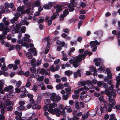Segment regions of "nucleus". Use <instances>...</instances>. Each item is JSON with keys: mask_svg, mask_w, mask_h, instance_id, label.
Returning a JSON list of instances; mask_svg holds the SVG:
<instances>
[{"mask_svg": "<svg viewBox=\"0 0 120 120\" xmlns=\"http://www.w3.org/2000/svg\"><path fill=\"white\" fill-rule=\"evenodd\" d=\"M57 106V104L55 103L51 104L49 106L48 111L52 114H55L58 117L60 116V115H63L65 116L66 114L65 112H64V111H61L60 109H59L58 108L53 109L54 108L56 107Z\"/></svg>", "mask_w": 120, "mask_h": 120, "instance_id": "nucleus-1", "label": "nucleus"}, {"mask_svg": "<svg viewBox=\"0 0 120 120\" xmlns=\"http://www.w3.org/2000/svg\"><path fill=\"white\" fill-rule=\"evenodd\" d=\"M89 52L87 51H86L84 52V54L82 55H79L75 60L73 59L70 60L69 61L70 64H72L75 68L77 67L79 65V63L78 62L81 61L82 59H84L86 56L87 54H88Z\"/></svg>", "mask_w": 120, "mask_h": 120, "instance_id": "nucleus-2", "label": "nucleus"}, {"mask_svg": "<svg viewBox=\"0 0 120 120\" xmlns=\"http://www.w3.org/2000/svg\"><path fill=\"white\" fill-rule=\"evenodd\" d=\"M30 36L27 34H25V36L23 37L22 39H19L17 41V42L19 44H21V46H25L27 49L29 47L28 44L26 41L28 42H31V40L29 38Z\"/></svg>", "mask_w": 120, "mask_h": 120, "instance_id": "nucleus-3", "label": "nucleus"}, {"mask_svg": "<svg viewBox=\"0 0 120 120\" xmlns=\"http://www.w3.org/2000/svg\"><path fill=\"white\" fill-rule=\"evenodd\" d=\"M108 104L106 101L102 102V104L98 105L97 108L96 112L99 115H101L102 112H106L107 110Z\"/></svg>", "mask_w": 120, "mask_h": 120, "instance_id": "nucleus-4", "label": "nucleus"}, {"mask_svg": "<svg viewBox=\"0 0 120 120\" xmlns=\"http://www.w3.org/2000/svg\"><path fill=\"white\" fill-rule=\"evenodd\" d=\"M114 87L113 85H112L108 89H105L104 91L105 93L108 96L110 97L112 95V93L113 94L112 96L113 98H115L117 94L115 90L113 89Z\"/></svg>", "mask_w": 120, "mask_h": 120, "instance_id": "nucleus-5", "label": "nucleus"}, {"mask_svg": "<svg viewBox=\"0 0 120 120\" xmlns=\"http://www.w3.org/2000/svg\"><path fill=\"white\" fill-rule=\"evenodd\" d=\"M0 25V31H3V34H4L0 35V40H4L6 38L5 35L7 34V33L9 31L10 29L8 28L4 27L3 23H1Z\"/></svg>", "mask_w": 120, "mask_h": 120, "instance_id": "nucleus-6", "label": "nucleus"}, {"mask_svg": "<svg viewBox=\"0 0 120 120\" xmlns=\"http://www.w3.org/2000/svg\"><path fill=\"white\" fill-rule=\"evenodd\" d=\"M25 7L24 6H22L21 7L19 6L17 8V10L19 12H20L21 13H26L29 14L30 13H32L31 11L33 12V9H31L29 8L27 9L26 11H24Z\"/></svg>", "mask_w": 120, "mask_h": 120, "instance_id": "nucleus-7", "label": "nucleus"}, {"mask_svg": "<svg viewBox=\"0 0 120 120\" xmlns=\"http://www.w3.org/2000/svg\"><path fill=\"white\" fill-rule=\"evenodd\" d=\"M87 86L88 87L84 86L83 88H80L78 89V90L79 92L83 91L84 90H89V88L91 89L93 88L94 87V86L92 84L91 81L88 80L87 81Z\"/></svg>", "mask_w": 120, "mask_h": 120, "instance_id": "nucleus-8", "label": "nucleus"}, {"mask_svg": "<svg viewBox=\"0 0 120 120\" xmlns=\"http://www.w3.org/2000/svg\"><path fill=\"white\" fill-rule=\"evenodd\" d=\"M100 44V42H98L97 40L91 41L90 42V45L91 47H93L92 51L93 52H95L96 51L97 48V46L96 45H98Z\"/></svg>", "mask_w": 120, "mask_h": 120, "instance_id": "nucleus-9", "label": "nucleus"}, {"mask_svg": "<svg viewBox=\"0 0 120 120\" xmlns=\"http://www.w3.org/2000/svg\"><path fill=\"white\" fill-rule=\"evenodd\" d=\"M50 99L54 102H56L60 100L61 97L58 95L56 96L55 94L53 93L50 97Z\"/></svg>", "mask_w": 120, "mask_h": 120, "instance_id": "nucleus-10", "label": "nucleus"}, {"mask_svg": "<svg viewBox=\"0 0 120 120\" xmlns=\"http://www.w3.org/2000/svg\"><path fill=\"white\" fill-rule=\"evenodd\" d=\"M75 3V0H70V3L69 4L68 7L69 10L70 11H72L74 10V3Z\"/></svg>", "mask_w": 120, "mask_h": 120, "instance_id": "nucleus-11", "label": "nucleus"}, {"mask_svg": "<svg viewBox=\"0 0 120 120\" xmlns=\"http://www.w3.org/2000/svg\"><path fill=\"white\" fill-rule=\"evenodd\" d=\"M94 62H95V64L96 66L100 65L101 63L103 62V60L101 58H95L94 60Z\"/></svg>", "mask_w": 120, "mask_h": 120, "instance_id": "nucleus-12", "label": "nucleus"}, {"mask_svg": "<svg viewBox=\"0 0 120 120\" xmlns=\"http://www.w3.org/2000/svg\"><path fill=\"white\" fill-rule=\"evenodd\" d=\"M59 68L60 67L58 65H56V67L54 65H52L50 67V70L51 71L54 72L57 71Z\"/></svg>", "mask_w": 120, "mask_h": 120, "instance_id": "nucleus-13", "label": "nucleus"}, {"mask_svg": "<svg viewBox=\"0 0 120 120\" xmlns=\"http://www.w3.org/2000/svg\"><path fill=\"white\" fill-rule=\"evenodd\" d=\"M49 37V36H48L45 38V40L47 42V48H49V45L52 43V41L50 40Z\"/></svg>", "mask_w": 120, "mask_h": 120, "instance_id": "nucleus-14", "label": "nucleus"}, {"mask_svg": "<svg viewBox=\"0 0 120 120\" xmlns=\"http://www.w3.org/2000/svg\"><path fill=\"white\" fill-rule=\"evenodd\" d=\"M54 8L56 9L57 12H60L62 10V7L60 5H56L55 6Z\"/></svg>", "mask_w": 120, "mask_h": 120, "instance_id": "nucleus-15", "label": "nucleus"}, {"mask_svg": "<svg viewBox=\"0 0 120 120\" xmlns=\"http://www.w3.org/2000/svg\"><path fill=\"white\" fill-rule=\"evenodd\" d=\"M28 51L29 52H32L33 55L35 56H36L37 54V53L35 49L34 48L29 49L28 50Z\"/></svg>", "mask_w": 120, "mask_h": 120, "instance_id": "nucleus-16", "label": "nucleus"}, {"mask_svg": "<svg viewBox=\"0 0 120 120\" xmlns=\"http://www.w3.org/2000/svg\"><path fill=\"white\" fill-rule=\"evenodd\" d=\"M74 77L76 78L78 76L80 77L81 75L80 73V71L79 70H78L76 72H74Z\"/></svg>", "mask_w": 120, "mask_h": 120, "instance_id": "nucleus-17", "label": "nucleus"}, {"mask_svg": "<svg viewBox=\"0 0 120 120\" xmlns=\"http://www.w3.org/2000/svg\"><path fill=\"white\" fill-rule=\"evenodd\" d=\"M108 101L109 103H111L113 105H115L116 102L115 100L112 99V97H109Z\"/></svg>", "mask_w": 120, "mask_h": 120, "instance_id": "nucleus-18", "label": "nucleus"}, {"mask_svg": "<svg viewBox=\"0 0 120 120\" xmlns=\"http://www.w3.org/2000/svg\"><path fill=\"white\" fill-rule=\"evenodd\" d=\"M106 71L107 73V77L108 79H111L112 77V74L110 73V70L109 69H107L106 70Z\"/></svg>", "mask_w": 120, "mask_h": 120, "instance_id": "nucleus-19", "label": "nucleus"}, {"mask_svg": "<svg viewBox=\"0 0 120 120\" xmlns=\"http://www.w3.org/2000/svg\"><path fill=\"white\" fill-rule=\"evenodd\" d=\"M64 87V85L61 84H59L56 86V88L57 90L62 89Z\"/></svg>", "mask_w": 120, "mask_h": 120, "instance_id": "nucleus-20", "label": "nucleus"}, {"mask_svg": "<svg viewBox=\"0 0 120 120\" xmlns=\"http://www.w3.org/2000/svg\"><path fill=\"white\" fill-rule=\"evenodd\" d=\"M49 17H47L45 19V20L46 22L48 23V26L50 25L52 23V21L51 20H50Z\"/></svg>", "mask_w": 120, "mask_h": 120, "instance_id": "nucleus-21", "label": "nucleus"}, {"mask_svg": "<svg viewBox=\"0 0 120 120\" xmlns=\"http://www.w3.org/2000/svg\"><path fill=\"white\" fill-rule=\"evenodd\" d=\"M26 19H24V20H23L20 22V24L22 25H28L29 24V22L26 20Z\"/></svg>", "mask_w": 120, "mask_h": 120, "instance_id": "nucleus-22", "label": "nucleus"}, {"mask_svg": "<svg viewBox=\"0 0 120 120\" xmlns=\"http://www.w3.org/2000/svg\"><path fill=\"white\" fill-rule=\"evenodd\" d=\"M38 86L36 85H34L32 88V90L34 92H37L38 90Z\"/></svg>", "mask_w": 120, "mask_h": 120, "instance_id": "nucleus-23", "label": "nucleus"}, {"mask_svg": "<svg viewBox=\"0 0 120 120\" xmlns=\"http://www.w3.org/2000/svg\"><path fill=\"white\" fill-rule=\"evenodd\" d=\"M1 69L3 70L4 72L5 71H6L8 70V68L6 66L5 63H3L2 66L1 68Z\"/></svg>", "mask_w": 120, "mask_h": 120, "instance_id": "nucleus-24", "label": "nucleus"}, {"mask_svg": "<svg viewBox=\"0 0 120 120\" xmlns=\"http://www.w3.org/2000/svg\"><path fill=\"white\" fill-rule=\"evenodd\" d=\"M58 14L57 13H54L53 14V15L52 16L51 18V20H54L56 17L58 16Z\"/></svg>", "mask_w": 120, "mask_h": 120, "instance_id": "nucleus-25", "label": "nucleus"}, {"mask_svg": "<svg viewBox=\"0 0 120 120\" xmlns=\"http://www.w3.org/2000/svg\"><path fill=\"white\" fill-rule=\"evenodd\" d=\"M17 109L18 110H26L27 109L25 107L23 106L20 105L17 107Z\"/></svg>", "mask_w": 120, "mask_h": 120, "instance_id": "nucleus-26", "label": "nucleus"}, {"mask_svg": "<svg viewBox=\"0 0 120 120\" xmlns=\"http://www.w3.org/2000/svg\"><path fill=\"white\" fill-rule=\"evenodd\" d=\"M13 102L10 101L9 100H7L5 102V104L6 105H13Z\"/></svg>", "mask_w": 120, "mask_h": 120, "instance_id": "nucleus-27", "label": "nucleus"}, {"mask_svg": "<svg viewBox=\"0 0 120 120\" xmlns=\"http://www.w3.org/2000/svg\"><path fill=\"white\" fill-rule=\"evenodd\" d=\"M75 49L74 47H72L68 51V54L69 56H70L71 55V52H74Z\"/></svg>", "mask_w": 120, "mask_h": 120, "instance_id": "nucleus-28", "label": "nucleus"}, {"mask_svg": "<svg viewBox=\"0 0 120 120\" xmlns=\"http://www.w3.org/2000/svg\"><path fill=\"white\" fill-rule=\"evenodd\" d=\"M0 18H1V11L3 12H4L5 11V9L4 7L3 6H0Z\"/></svg>", "mask_w": 120, "mask_h": 120, "instance_id": "nucleus-29", "label": "nucleus"}, {"mask_svg": "<svg viewBox=\"0 0 120 120\" xmlns=\"http://www.w3.org/2000/svg\"><path fill=\"white\" fill-rule=\"evenodd\" d=\"M91 70H90L89 71H87L86 73V75H89L90 74H95V73L96 72L95 70L94 69V72L93 73H91Z\"/></svg>", "mask_w": 120, "mask_h": 120, "instance_id": "nucleus-30", "label": "nucleus"}, {"mask_svg": "<svg viewBox=\"0 0 120 120\" xmlns=\"http://www.w3.org/2000/svg\"><path fill=\"white\" fill-rule=\"evenodd\" d=\"M70 86H69L68 87L66 88L65 89V90L66 91V93L68 94H70L71 91V89Z\"/></svg>", "mask_w": 120, "mask_h": 120, "instance_id": "nucleus-31", "label": "nucleus"}, {"mask_svg": "<svg viewBox=\"0 0 120 120\" xmlns=\"http://www.w3.org/2000/svg\"><path fill=\"white\" fill-rule=\"evenodd\" d=\"M109 120H117L116 118L115 117L114 115L113 114H111L110 116Z\"/></svg>", "mask_w": 120, "mask_h": 120, "instance_id": "nucleus-32", "label": "nucleus"}, {"mask_svg": "<svg viewBox=\"0 0 120 120\" xmlns=\"http://www.w3.org/2000/svg\"><path fill=\"white\" fill-rule=\"evenodd\" d=\"M36 60L34 58L32 59L31 61V65L32 66H35V64Z\"/></svg>", "mask_w": 120, "mask_h": 120, "instance_id": "nucleus-33", "label": "nucleus"}, {"mask_svg": "<svg viewBox=\"0 0 120 120\" xmlns=\"http://www.w3.org/2000/svg\"><path fill=\"white\" fill-rule=\"evenodd\" d=\"M113 106L110 103H109L108 105V111L109 112L111 111L112 110V108Z\"/></svg>", "mask_w": 120, "mask_h": 120, "instance_id": "nucleus-34", "label": "nucleus"}, {"mask_svg": "<svg viewBox=\"0 0 120 120\" xmlns=\"http://www.w3.org/2000/svg\"><path fill=\"white\" fill-rule=\"evenodd\" d=\"M68 10L67 9H66L63 11V15L65 16H67L69 13Z\"/></svg>", "mask_w": 120, "mask_h": 120, "instance_id": "nucleus-35", "label": "nucleus"}, {"mask_svg": "<svg viewBox=\"0 0 120 120\" xmlns=\"http://www.w3.org/2000/svg\"><path fill=\"white\" fill-rule=\"evenodd\" d=\"M21 14H20L19 12H17L16 13L15 15V17H22V13H21Z\"/></svg>", "mask_w": 120, "mask_h": 120, "instance_id": "nucleus-36", "label": "nucleus"}, {"mask_svg": "<svg viewBox=\"0 0 120 120\" xmlns=\"http://www.w3.org/2000/svg\"><path fill=\"white\" fill-rule=\"evenodd\" d=\"M29 52L26 53V56L29 59H31L32 57V56L31 53Z\"/></svg>", "mask_w": 120, "mask_h": 120, "instance_id": "nucleus-37", "label": "nucleus"}, {"mask_svg": "<svg viewBox=\"0 0 120 120\" xmlns=\"http://www.w3.org/2000/svg\"><path fill=\"white\" fill-rule=\"evenodd\" d=\"M72 72L69 70L66 71L65 72V74L66 75L68 76H70L72 74Z\"/></svg>", "mask_w": 120, "mask_h": 120, "instance_id": "nucleus-38", "label": "nucleus"}, {"mask_svg": "<svg viewBox=\"0 0 120 120\" xmlns=\"http://www.w3.org/2000/svg\"><path fill=\"white\" fill-rule=\"evenodd\" d=\"M105 70V68L103 67H101L100 68L98 69L97 70L99 71L100 72H104Z\"/></svg>", "mask_w": 120, "mask_h": 120, "instance_id": "nucleus-39", "label": "nucleus"}, {"mask_svg": "<svg viewBox=\"0 0 120 120\" xmlns=\"http://www.w3.org/2000/svg\"><path fill=\"white\" fill-rule=\"evenodd\" d=\"M17 19L16 17H14L11 20L10 22L11 23L13 24L15 23V22L17 20Z\"/></svg>", "mask_w": 120, "mask_h": 120, "instance_id": "nucleus-40", "label": "nucleus"}, {"mask_svg": "<svg viewBox=\"0 0 120 120\" xmlns=\"http://www.w3.org/2000/svg\"><path fill=\"white\" fill-rule=\"evenodd\" d=\"M45 104L47 105H49L50 104V100L49 99H47L45 100L44 101Z\"/></svg>", "mask_w": 120, "mask_h": 120, "instance_id": "nucleus-41", "label": "nucleus"}, {"mask_svg": "<svg viewBox=\"0 0 120 120\" xmlns=\"http://www.w3.org/2000/svg\"><path fill=\"white\" fill-rule=\"evenodd\" d=\"M65 108L67 109V111L68 112H70L71 111V108L70 106H66L65 107Z\"/></svg>", "mask_w": 120, "mask_h": 120, "instance_id": "nucleus-42", "label": "nucleus"}, {"mask_svg": "<svg viewBox=\"0 0 120 120\" xmlns=\"http://www.w3.org/2000/svg\"><path fill=\"white\" fill-rule=\"evenodd\" d=\"M119 76L116 77V80L117 81V83H120V72L119 74Z\"/></svg>", "mask_w": 120, "mask_h": 120, "instance_id": "nucleus-43", "label": "nucleus"}, {"mask_svg": "<svg viewBox=\"0 0 120 120\" xmlns=\"http://www.w3.org/2000/svg\"><path fill=\"white\" fill-rule=\"evenodd\" d=\"M82 118L83 119H85L88 117V115L87 113H85L82 114Z\"/></svg>", "mask_w": 120, "mask_h": 120, "instance_id": "nucleus-44", "label": "nucleus"}, {"mask_svg": "<svg viewBox=\"0 0 120 120\" xmlns=\"http://www.w3.org/2000/svg\"><path fill=\"white\" fill-rule=\"evenodd\" d=\"M59 109H60L61 111H64V112H65V108H64L63 106L62 105H60L59 106Z\"/></svg>", "mask_w": 120, "mask_h": 120, "instance_id": "nucleus-45", "label": "nucleus"}, {"mask_svg": "<svg viewBox=\"0 0 120 120\" xmlns=\"http://www.w3.org/2000/svg\"><path fill=\"white\" fill-rule=\"evenodd\" d=\"M4 81L3 80L0 81V89H2L3 85L4 83Z\"/></svg>", "mask_w": 120, "mask_h": 120, "instance_id": "nucleus-46", "label": "nucleus"}, {"mask_svg": "<svg viewBox=\"0 0 120 120\" xmlns=\"http://www.w3.org/2000/svg\"><path fill=\"white\" fill-rule=\"evenodd\" d=\"M21 91L22 92H25L26 91V89L24 86L21 87L20 88Z\"/></svg>", "mask_w": 120, "mask_h": 120, "instance_id": "nucleus-47", "label": "nucleus"}, {"mask_svg": "<svg viewBox=\"0 0 120 120\" xmlns=\"http://www.w3.org/2000/svg\"><path fill=\"white\" fill-rule=\"evenodd\" d=\"M19 104L20 105L23 106L25 104V102L22 100L20 101H19Z\"/></svg>", "mask_w": 120, "mask_h": 120, "instance_id": "nucleus-48", "label": "nucleus"}, {"mask_svg": "<svg viewBox=\"0 0 120 120\" xmlns=\"http://www.w3.org/2000/svg\"><path fill=\"white\" fill-rule=\"evenodd\" d=\"M22 82L20 81H19L17 82L16 85L17 87H19L20 86Z\"/></svg>", "mask_w": 120, "mask_h": 120, "instance_id": "nucleus-49", "label": "nucleus"}, {"mask_svg": "<svg viewBox=\"0 0 120 120\" xmlns=\"http://www.w3.org/2000/svg\"><path fill=\"white\" fill-rule=\"evenodd\" d=\"M26 30V28L25 27L22 26L21 28V31L23 33H25Z\"/></svg>", "mask_w": 120, "mask_h": 120, "instance_id": "nucleus-50", "label": "nucleus"}, {"mask_svg": "<svg viewBox=\"0 0 120 120\" xmlns=\"http://www.w3.org/2000/svg\"><path fill=\"white\" fill-rule=\"evenodd\" d=\"M40 2L38 0L36 1L35 3V4L36 6L38 7L40 5Z\"/></svg>", "mask_w": 120, "mask_h": 120, "instance_id": "nucleus-51", "label": "nucleus"}, {"mask_svg": "<svg viewBox=\"0 0 120 120\" xmlns=\"http://www.w3.org/2000/svg\"><path fill=\"white\" fill-rule=\"evenodd\" d=\"M103 84V82L102 81H98L97 82L98 86L99 87H101Z\"/></svg>", "mask_w": 120, "mask_h": 120, "instance_id": "nucleus-52", "label": "nucleus"}, {"mask_svg": "<svg viewBox=\"0 0 120 120\" xmlns=\"http://www.w3.org/2000/svg\"><path fill=\"white\" fill-rule=\"evenodd\" d=\"M44 81L45 83L46 84H49V80L48 78H45V79Z\"/></svg>", "mask_w": 120, "mask_h": 120, "instance_id": "nucleus-53", "label": "nucleus"}, {"mask_svg": "<svg viewBox=\"0 0 120 120\" xmlns=\"http://www.w3.org/2000/svg\"><path fill=\"white\" fill-rule=\"evenodd\" d=\"M104 80L105 81L107 82L108 83L109 85H111L112 83V82L111 80L107 81V79H104Z\"/></svg>", "mask_w": 120, "mask_h": 120, "instance_id": "nucleus-54", "label": "nucleus"}, {"mask_svg": "<svg viewBox=\"0 0 120 120\" xmlns=\"http://www.w3.org/2000/svg\"><path fill=\"white\" fill-rule=\"evenodd\" d=\"M83 22L82 21H80L78 24V29H79L80 27V26L82 25Z\"/></svg>", "mask_w": 120, "mask_h": 120, "instance_id": "nucleus-55", "label": "nucleus"}, {"mask_svg": "<svg viewBox=\"0 0 120 120\" xmlns=\"http://www.w3.org/2000/svg\"><path fill=\"white\" fill-rule=\"evenodd\" d=\"M21 47L20 45H17L15 47V49L18 50H20L21 48Z\"/></svg>", "mask_w": 120, "mask_h": 120, "instance_id": "nucleus-56", "label": "nucleus"}, {"mask_svg": "<svg viewBox=\"0 0 120 120\" xmlns=\"http://www.w3.org/2000/svg\"><path fill=\"white\" fill-rule=\"evenodd\" d=\"M30 70L32 73H34L36 71L35 68L34 67H31L30 68Z\"/></svg>", "mask_w": 120, "mask_h": 120, "instance_id": "nucleus-57", "label": "nucleus"}, {"mask_svg": "<svg viewBox=\"0 0 120 120\" xmlns=\"http://www.w3.org/2000/svg\"><path fill=\"white\" fill-rule=\"evenodd\" d=\"M44 79V77L43 76L40 77L38 79V80L39 81H42Z\"/></svg>", "mask_w": 120, "mask_h": 120, "instance_id": "nucleus-58", "label": "nucleus"}, {"mask_svg": "<svg viewBox=\"0 0 120 120\" xmlns=\"http://www.w3.org/2000/svg\"><path fill=\"white\" fill-rule=\"evenodd\" d=\"M114 109H116L117 110H120V105H117L116 106H115Z\"/></svg>", "mask_w": 120, "mask_h": 120, "instance_id": "nucleus-59", "label": "nucleus"}, {"mask_svg": "<svg viewBox=\"0 0 120 120\" xmlns=\"http://www.w3.org/2000/svg\"><path fill=\"white\" fill-rule=\"evenodd\" d=\"M45 70L43 69H41L40 70L39 72L40 73L42 74H44L45 72Z\"/></svg>", "mask_w": 120, "mask_h": 120, "instance_id": "nucleus-60", "label": "nucleus"}, {"mask_svg": "<svg viewBox=\"0 0 120 120\" xmlns=\"http://www.w3.org/2000/svg\"><path fill=\"white\" fill-rule=\"evenodd\" d=\"M62 81L63 82H66L67 81V79L66 77H63L61 78Z\"/></svg>", "mask_w": 120, "mask_h": 120, "instance_id": "nucleus-61", "label": "nucleus"}, {"mask_svg": "<svg viewBox=\"0 0 120 120\" xmlns=\"http://www.w3.org/2000/svg\"><path fill=\"white\" fill-rule=\"evenodd\" d=\"M68 95H64L63 96V98L64 99L66 100L68 98Z\"/></svg>", "mask_w": 120, "mask_h": 120, "instance_id": "nucleus-62", "label": "nucleus"}, {"mask_svg": "<svg viewBox=\"0 0 120 120\" xmlns=\"http://www.w3.org/2000/svg\"><path fill=\"white\" fill-rule=\"evenodd\" d=\"M27 97L29 98H32L33 97V95L31 94L28 93L27 94Z\"/></svg>", "mask_w": 120, "mask_h": 120, "instance_id": "nucleus-63", "label": "nucleus"}, {"mask_svg": "<svg viewBox=\"0 0 120 120\" xmlns=\"http://www.w3.org/2000/svg\"><path fill=\"white\" fill-rule=\"evenodd\" d=\"M4 116L3 115L0 114V120H5Z\"/></svg>", "mask_w": 120, "mask_h": 120, "instance_id": "nucleus-64", "label": "nucleus"}]
</instances>
